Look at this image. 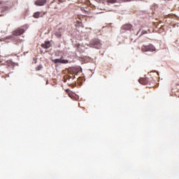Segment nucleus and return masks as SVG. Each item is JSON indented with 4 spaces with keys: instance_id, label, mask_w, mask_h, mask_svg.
Returning <instances> with one entry per match:
<instances>
[{
    "instance_id": "obj_23",
    "label": "nucleus",
    "mask_w": 179,
    "mask_h": 179,
    "mask_svg": "<svg viewBox=\"0 0 179 179\" xmlns=\"http://www.w3.org/2000/svg\"><path fill=\"white\" fill-rule=\"evenodd\" d=\"M73 79H75V76H73Z\"/></svg>"
},
{
    "instance_id": "obj_14",
    "label": "nucleus",
    "mask_w": 179,
    "mask_h": 179,
    "mask_svg": "<svg viewBox=\"0 0 179 179\" xmlns=\"http://www.w3.org/2000/svg\"><path fill=\"white\" fill-rule=\"evenodd\" d=\"M83 79L84 78L83 77H79L77 80L78 83H83Z\"/></svg>"
},
{
    "instance_id": "obj_11",
    "label": "nucleus",
    "mask_w": 179,
    "mask_h": 179,
    "mask_svg": "<svg viewBox=\"0 0 179 179\" xmlns=\"http://www.w3.org/2000/svg\"><path fill=\"white\" fill-rule=\"evenodd\" d=\"M122 29L123 30H131V29H132V25L130 24H126L122 27Z\"/></svg>"
},
{
    "instance_id": "obj_6",
    "label": "nucleus",
    "mask_w": 179,
    "mask_h": 179,
    "mask_svg": "<svg viewBox=\"0 0 179 179\" xmlns=\"http://www.w3.org/2000/svg\"><path fill=\"white\" fill-rule=\"evenodd\" d=\"M45 2H47V0H37L35 1V5H36V6H43L45 5Z\"/></svg>"
},
{
    "instance_id": "obj_22",
    "label": "nucleus",
    "mask_w": 179,
    "mask_h": 179,
    "mask_svg": "<svg viewBox=\"0 0 179 179\" xmlns=\"http://www.w3.org/2000/svg\"><path fill=\"white\" fill-rule=\"evenodd\" d=\"M69 90H66V92H69Z\"/></svg>"
},
{
    "instance_id": "obj_13",
    "label": "nucleus",
    "mask_w": 179,
    "mask_h": 179,
    "mask_svg": "<svg viewBox=\"0 0 179 179\" xmlns=\"http://www.w3.org/2000/svg\"><path fill=\"white\" fill-rule=\"evenodd\" d=\"M6 65H8V66H13L14 64L13 62H11L10 60H8L6 62Z\"/></svg>"
},
{
    "instance_id": "obj_21",
    "label": "nucleus",
    "mask_w": 179,
    "mask_h": 179,
    "mask_svg": "<svg viewBox=\"0 0 179 179\" xmlns=\"http://www.w3.org/2000/svg\"><path fill=\"white\" fill-rule=\"evenodd\" d=\"M80 45H77V46H78V48H79V46H80Z\"/></svg>"
},
{
    "instance_id": "obj_1",
    "label": "nucleus",
    "mask_w": 179,
    "mask_h": 179,
    "mask_svg": "<svg viewBox=\"0 0 179 179\" xmlns=\"http://www.w3.org/2000/svg\"><path fill=\"white\" fill-rule=\"evenodd\" d=\"M62 2L64 1L61 0H55L50 3V8H52V9H62L63 6L61 5V3H62Z\"/></svg>"
},
{
    "instance_id": "obj_19",
    "label": "nucleus",
    "mask_w": 179,
    "mask_h": 179,
    "mask_svg": "<svg viewBox=\"0 0 179 179\" xmlns=\"http://www.w3.org/2000/svg\"><path fill=\"white\" fill-rule=\"evenodd\" d=\"M0 5H2V1H0Z\"/></svg>"
},
{
    "instance_id": "obj_8",
    "label": "nucleus",
    "mask_w": 179,
    "mask_h": 179,
    "mask_svg": "<svg viewBox=\"0 0 179 179\" xmlns=\"http://www.w3.org/2000/svg\"><path fill=\"white\" fill-rule=\"evenodd\" d=\"M56 37L61 38L62 36V28H59L55 32Z\"/></svg>"
},
{
    "instance_id": "obj_4",
    "label": "nucleus",
    "mask_w": 179,
    "mask_h": 179,
    "mask_svg": "<svg viewBox=\"0 0 179 179\" xmlns=\"http://www.w3.org/2000/svg\"><path fill=\"white\" fill-rule=\"evenodd\" d=\"M24 31H26V30H24V29L17 28V29L13 31V36H22V34H23Z\"/></svg>"
},
{
    "instance_id": "obj_24",
    "label": "nucleus",
    "mask_w": 179,
    "mask_h": 179,
    "mask_svg": "<svg viewBox=\"0 0 179 179\" xmlns=\"http://www.w3.org/2000/svg\"><path fill=\"white\" fill-rule=\"evenodd\" d=\"M0 66H2V65H1V64H0Z\"/></svg>"
},
{
    "instance_id": "obj_18",
    "label": "nucleus",
    "mask_w": 179,
    "mask_h": 179,
    "mask_svg": "<svg viewBox=\"0 0 179 179\" xmlns=\"http://www.w3.org/2000/svg\"><path fill=\"white\" fill-rule=\"evenodd\" d=\"M143 34H148V31H145V30H143V31H141V35H143Z\"/></svg>"
},
{
    "instance_id": "obj_17",
    "label": "nucleus",
    "mask_w": 179,
    "mask_h": 179,
    "mask_svg": "<svg viewBox=\"0 0 179 179\" xmlns=\"http://www.w3.org/2000/svg\"><path fill=\"white\" fill-rule=\"evenodd\" d=\"M71 75H72V76H69V75L66 76V79H72V77L73 76V74L71 73Z\"/></svg>"
},
{
    "instance_id": "obj_5",
    "label": "nucleus",
    "mask_w": 179,
    "mask_h": 179,
    "mask_svg": "<svg viewBox=\"0 0 179 179\" xmlns=\"http://www.w3.org/2000/svg\"><path fill=\"white\" fill-rule=\"evenodd\" d=\"M52 62H53V64H68L69 61L68 59H52Z\"/></svg>"
},
{
    "instance_id": "obj_2",
    "label": "nucleus",
    "mask_w": 179,
    "mask_h": 179,
    "mask_svg": "<svg viewBox=\"0 0 179 179\" xmlns=\"http://www.w3.org/2000/svg\"><path fill=\"white\" fill-rule=\"evenodd\" d=\"M141 51L143 52H148V51L153 52V51H156V48H155L154 45L152 44L148 45H143L141 47Z\"/></svg>"
},
{
    "instance_id": "obj_3",
    "label": "nucleus",
    "mask_w": 179,
    "mask_h": 179,
    "mask_svg": "<svg viewBox=\"0 0 179 179\" xmlns=\"http://www.w3.org/2000/svg\"><path fill=\"white\" fill-rule=\"evenodd\" d=\"M90 45H92L94 48H97L98 50H99V48H101V43L99 39H93L90 41Z\"/></svg>"
},
{
    "instance_id": "obj_10",
    "label": "nucleus",
    "mask_w": 179,
    "mask_h": 179,
    "mask_svg": "<svg viewBox=\"0 0 179 179\" xmlns=\"http://www.w3.org/2000/svg\"><path fill=\"white\" fill-rule=\"evenodd\" d=\"M50 41H45V43L41 44V48H45V50H48L50 48Z\"/></svg>"
},
{
    "instance_id": "obj_20",
    "label": "nucleus",
    "mask_w": 179,
    "mask_h": 179,
    "mask_svg": "<svg viewBox=\"0 0 179 179\" xmlns=\"http://www.w3.org/2000/svg\"><path fill=\"white\" fill-rule=\"evenodd\" d=\"M8 38H12V36H8Z\"/></svg>"
},
{
    "instance_id": "obj_25",
    "label": "nucleus",
    "mask_w": 179,
    "mask_h": 179,
    "mask_svg": "<svg viewBox=\"0 0 179 179\" xmlns=\"http://www.w3.org/2000/svg\"><path fill=\"white\" fill-rule=\"evenodd\" d=\"M126 1H129V0H126Z\"/></svg>"
},
{
    "instance_id": "obj_9",
    "label": "nucleus",
    "mask_w": 179,
    "mask_h": 179,
    "mask_svg": "<svg viewBox=\"0 0 179 179\" xmlns=\"http://www.w3.org/2000/svg\"><path fill=\"white\" fill-rule=\"evenodd\" d=\"M138 82L141 85H148L149 83V80L148 78H140Z\"/></svg>"
},
{
    "instance_id": "obj_12",
    "label": "nucleus",
    "mask_w": 179,
    "mask_h": 179,
    "mask_svg": "<svg viewBox=\"0 0 179 179\" xmlns=\"http://www.w3.org/2000/svg\"><path fill=\"white\" fill-rule=\"evenodd\" d=\"M34 17L35 19H38V17H43V13L41 12H36L34 13Z\"/></svg>"
},
{
    "instance_id": "obj_15",
    "label": "nucleus",
    "mask_w": 179,
    "mask_h": 179,
    "mask_svg": "<svg viewBox=\"0 0 179 179\" xmlns=\"http://www.w3.org/2000/svg\"><path fill=\"white\" fill-rule=\"evenodd\" d=\"M36 71H41L43 69V65L40 64L36 67Z\"/></svg>"
},
{
    "instance_id": "obj_16",
    "label": "nucleus",
    "mask_w": 179,
    "mask_h": 179,
    "mask_svg": "<svg viewBox=\"0 0 179 179\" xmlns=\"http://www.w3.org/2000/svg\"><path fill=\"white\" fill-rule=\"evenodd\" d=\"M107 2L109 3H115L117 2V0H107Z\"/></svg>"
},
{
    "instance_id": "obj_7",
    "label": "nucleus",
    "mask_w": 179,
    "mask_h": 179,
    "mask_svg": "<svg viewBox=\"0 0 179 179\" xmlns=\"http://www.w3.org/2000/svg\"><path fill=\"white\" fill-rule=\"evenodd\" d=\"M69 97H71V99H72V100H76V101L79 100V96L76 95V94L75 93L69 92Z\"/></svg>"
}]
</instances>
